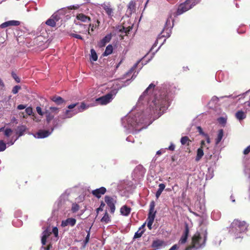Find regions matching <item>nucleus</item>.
Masks as SVG:
<instances>
[{"mask_svg":"<svg viewBox=\"0 0 250 250\" xmlns=\"http://www.w3.org/2000/svg\"><path fill=\"white\" fill-rule=\"evenodd\" d=\"M48 237L46 236H44L42 234V239H41V241H42V245H45L46 244V239Z\"/></svg>","mask_w":250,"mask_h":250,"instance_id":"5fc2aeb1","label":"nucleus"},{"mask_svg":"<svg viewBox=\"0 0 250 250\" xmlns=\"http://www.w3.org/2000/svg\"><path fill=\"white\" fill-rule=\"evenodd\" d=\"M52 232L55 237H57L58 236V229L57 227H54L53 228Z\"/></svg>","mask_w":250,"mask_h":250,"instance_id":"6e6d98bb","label":"nucleus"},{"mask_svg":"<svg viewBox=\"0 0 250 250\" xmlns=\"http://www.w3.org/2000/svg\"><path fill=\"white\" fill-rule=\"evenodd\" d=\"M131 209L127 206H123L120 209L121 214L124 216H128L130 212Z\"/></svg>","mask_w":250,"mask_h":250,"instance_id":"5701e85b","label":"nucleus"},{"mask_svg":"<svg viewBox=\"0 0 250 250\" xmlns=\"http://www.w3.org/2000/svg\"><path fill=\"white\" fill-rule=\"evenodd\" d=\"M24 131V129H22V128H20L19 129L18 131V134L19 135V137L22 136L23 134V132Z\"/></svg>","mask_w":250,"mask_h":250,"instance_id":"052dcab7","label":"nucleus"},{"mask_svg":"<svg viewBox=\"0 0 250 250\" xmlns=\"http://www.w3.org/2000/svg\"><path fill=\"white\" fill-rule=\"evenodd\" d=\"M153 103L155 105L156 109L159 108L160 110H161L163 108H164V110L167 106V98L166 97H164L162 99H158L156 97L153 101Z\"/></svg>","mask_w":250,"mask_h":250,"instance_id":"0eeeda50","label":"nucleus"},{"mask_svg":"<svg viewBox=\"0 0 250 250\" xmlns=\"http://www.w3.org/2000/svg\"><path fill=\"white\" fill-rule=\"evenodd\" d=\"M104 206L105 204L103 202H102L99 208L97 209V212L98 213L99 211H102Z\"/></svg>","mask_w":250,"mask_h":250,"instance_id":"603ef678","label":"nucleus"},{"mask_svg":"<svg viewBox=\"0 0 250 250\" xmlns=\"http://www.w3.org/2000/svg\"><path fill=\"white\" fill-rule=\"evenodd\" d=\"M208 150H205L206 152V158L207 161L210 160L212 156V154H211L210 152H208Z\"/></svg>","mask_w":250,"mask_h":250,"instance_id":"37998d69","label":"nucleus"},{"mask_svg":"<svg viewBox=\"0 0 250 250\" xmlns=\"http://www.w3.org/2000/svg\"><path fill=\"white\" fill-rule=\"evenodd\" d=\"M236 118L240 121L246 118V114L242 110L238 111L235 115Z\"/></svg>","mask_w":250,"mask_h":250,"instance_id":"4be33fe9","label":"nucleus"},{"mask_svg":"<svg viewBox=\"0 0 250 250\" xmlns=\"http://www.w3.org/2000/svg\"><path fill=\"white\" fill-rule=\"evenodd\" d=\"M12 132V130L10 128H6L4 131V135L7 137H9L11 135V134Z\"/></svg>","mask_w":250,"mask_h":250,"instance_id":"c03bdc74","label":"nucleus"},{"mask_svg":"<svg viewBox=\"0 0 250 250\" xmlns=\"http://www.w3.org/2000/svg\"><path fill=\"white\" fill-rule=\"evenodd\" d=\"M113 99V94L108 93L96 99V101L101 105H105L110 103Z\"/></svg>","mask_w":250,"mask_h":250,"instance_id":"423d86ee","label":"nucleus"},{"mask_svg":"<svg viewBox=\"0 0 250 250\" xmlns=\"http://www.w3.org/2000/svg\"><path fill=\"white\" fill-rule=\"evenodd\" d=\"M56 126V125H54V127L51 128V131L46 130H40L36 134L37 137L38 138H44L49 136L51 133L53 132L54 127Z\"/></svg>","mask_w":250,"mask_h":250,"instance_id":"1a4fd4ad","label":"nucleus"},{"mask_svg":"<svg viewBox=\"0 0 250 250\" xmlns=\"http://www.w3.org/2000/svg\"><path fill=\"white\" fill-rule=\"evenodd\" d=\"M250 152V146H248V147H247V148H246L244 151H243V153L245 155H247Z\"/></svg>","mask_w":250,"mask_h":250,"instance_id":"bf43d9fd","label":"nucleus"},{"mask_svg":"<svg viewBox=\"0 0 250 250\" xmlns=\"http://www.w3.org/2000/svg\"><path fill=\"white\" fill-rule=\"evenodd\" d=\"M106 191V188L104 187H101L99 188L93 190L91 191V193L93 196L97 197V198H100L101 197L102 195L105 193Z\"/></svg>","mask_w":250,"mask_h":250,"instance_id":"9d476101","label":"nucleus"},{"mask_svg":"<svg viewBox=\"0 0 250 250\" xmlns=\"http://www.w3.org/2000/svg\"><path fill=\"white\" fill-rule=\"evenodd\" d=\"M248 227V225L244 221H241L238 219H234L231 224L230 231L234 234L236 238L240 237L239 234L245 232Z\"/></svg>","mask_w":250,"mask_h":250,"instance_id":"f03ea898","label":"nucleus"},{"mask_svg":"<svg viewBox=\"0 0 250 250\" xmlns=\"http://www.w3.org/2000/svg\"><path fill=\"white\" fill-rule=\"evenodd\" d=\"M6 144L2 140L0 141V152L6 149Z\"/></svg>","mask_w":250,"mask_h":250,"instance_id":"58836bf2","label":"nucleus"},{"mask_svg":"<svg viewBox=\"0 0 250 250\" xmlns=\"http://www.w3.org/2000/svg\"><path fill=\"white\" fill-rule=\"evenodd\" d=\"M51 234V232H50L47 229L44 230L42 232V234L47 236V237H48Z\"/></svg>","mask_w":250,"mask_h":250,"instance_id":"8fccbe9b","label":"nucleus"},{"mask_svg":"<svg viewBox=\"0 0 250 250\" xmlns=\"http://www.w3.org/2000/svg\"><path fill=\"white\" fill-rule=\"evenodd\" d=\"M204 148H198L197 150V154L195 158V161L196 162L199 161L204 156Z\"/></svg>","mask_w":250,"mask_h":250,"instance_id":"393cba45","label":"nucleus"},{"mask_svg":"<svg viewBox=\"0 0 250 250\" xmlns=\"http://www.w3.org/2000/svg\"><path fill=\"white\" fill-rule=\"evenodd\" d=\"M203 235L202 237L199 232H196L192 237L191 245L188 249L191 248L198 249L204 247L207 240L208 232L207 230H205Z\"/></svg>","mask_w":250,"mask_h":250,"instance_id":"f257e3e1","label":"nucleus"},{"mask_svg":"<svg viewBox=\"0 0 250 250\" xmlns=\"http://www.w3.org/2000/svg\"><path fill=\"white\" fill-rule=\"evenodd\" d=\"M52 247V245L51 244H49L47 246V247H44V250H50V249Z\"/></svg>","mask_w":250,"mask_h":250,"instance_id":"338daca9","label":"nucleus"},{"mask_svg":"<svg viewBox=\"0 0 250 250\" xmlns=\"http://www.w3.org/2000/svg\"><path fill=\"white\" fill-rule=\"evenodd\" d=\"M26 107V106L23 104H19L17 106V108L19 110H22L24 109Z\"/></svg>","mask_w":250,"mask_h":250,"instance_id":"0e129e2a","label":"nucleus"},{"mask_svg":"<svg viewBox=\"0 0 250 250\" xmlns=\"http://www.w3.org/2000/svg\"><path fill=\"white\" fill-rule=\"evenodd\" d=\"M70 36H71L72 37H74V38H75L76 39H80L81 40H83V38L81 35H80L79 34H74V33H71L70 34Z\"/></svg>","mask_w":250,"mask_h":250,"instance_id":"a18cd8bd","label":"nucleus"},{"mask_svg":"<svg viewBox=\"0 0 250 250\" xmlns=\"http://www.w3.org/2000/svg\"><path fill=\"white\" fill-rule=\"evenodd\" d=\"M76 24L79 25L80 27L82 28V30L80 31L79 33L86 34L87 32L88 34L90 35V28H91V31H93L95 28H98L100 26V21L99 20H97L96 23L95 24L90 23L88 27H87L86 25L82 23H77Z\"/></svg>","mask_w":250,"mask_h":250,"instance_id":"20e7f679","label":"nucleus"},{"mask_svg":"<svg viewBox=\"0 0 250 250\" xmlns=\"http://www.w3.org/2000/svg\"><path fill=\"white\" fill-rule=\"evenodd\" d=\"M164 244V241L160 240L153 241L152 244V247L155 249L159 248Z\"/></svg>","mask_w":250,"mask_h":250,"instance_id":"bb28decb","label":"nucleus"},{"mask_svg":"<svg viewBox=\"0 0 250 250\" xmlns=\"http://www.w3.org/2000/svg\"><path fill=\"white\" fill-rule=\"evenodd\" d=\"M112 38L111 33L106 35L100 42V46H104L105 44L109 42Z\"/></svg>","mask_w":250,"mask_h":250,"instance_id":"6ab92c4d","label":"nucleus"},{"mask_svg":"<svg viewBox=\"0 0 250 250\" xmlns=\"http://www.w3.org/2000/svg\"><path fill=\"white\" fill-rule=\"evenodd\" d=\"M224 135V131L222 129H219L217 138L215 139V144L217 145L221 142Z\"/></svg>","mask_w":250,"mask_h":250,"instance_id":"a878e982","label":"nucleus"},{"mask_svg":"<svg viewBox=\"0 0 250 250\" xmlns=\"http://www.w3.org/2000/svg\"><path fill=\"white\" fill-rule=\"evenodd\" d=\"M191 142V141L190 140L188 136L182 137L181 139V143L183 145H186L187 146H189Z\"/></svg>","mask_w":250,"mask_h":250,"instance_id":"c756f323","label":"nucleus"},{"mask_svg":"<svg viewBox=\"0 0 250 250\" xmlns=\"http://www.w3.org/2000/svg\"><path fill=\"white\" fill-rule=\"evenodd\" d=\"M91 52V58L93 61H96L98 59V56L94 49H91L90 50Z\"/></svg>","mask_w":250,"mask_h":250,"instance_id":"72a5a7b5","label":"nucleus"},{"mask_svg":"<svg viewBox=\"0 0 250 250\" xmlns=\"http://www.w3.org/2000/svg\"><path fill=\"white\" fill-rule=\"evenodd\" d=\"M90 228L89 229V230L88 231H87V236H86V237L85 239V240L84 241L85 245H86L89 242V237H90Z\"/></svg>","mask_w":250,"mask_h":250,"instance_id":"49530a36","label":"nucleus"},{"mask_svg":"<svg viewBox=\"0 0 250 250\" xmlns=\"http://www.w3.org/2000/svg\"><path fill=\"white\" fill-rule=\"evenodd\" d=\"M113 51V47L112 45L109 44L107 45L105 48V50L104 53V56H108L110 54H111L112 53Z\"/></svg>","mask_w":250,"mask_h":250,"instance_id":"7c9ffc66","label":"nucleus"},{"mask_svg":"<svg viewBox=\"0 0 250 250\" xmlns=\"http://www.w3.org/2000/svg\"><path fill=\"white\" fill-rule=\"evenodd\" d=\"M102 7L107 15L108 17L110 19H112L114 16V9L111 7V5L108 4H104L102 5Z\"/></svg>","mask_w":250,"mask_h":250,"instance_id":"9b49d317","label":"nucleus"},{"mask_svg":"<svg viewBox=\"0 0 250 250\" xmlns=\"http://www.w3.org/2000/svg\"><path fill=\"white\" fill-rule=\"evenodd\" d=\"M218 121L221 124H225L226 123V120L223 117H220L218 118Z\"/></svg>","mask_w":250,"mask_h":250,"instance_id":"4d7b16f0","label":"nucleus"},{"mask_svg":"<svg viewBox=\"0 0 250 250\" xmlns=\"http://www.w3.org/2000/svg\"><path fill=\"white\" fill-rule=\"evenodd\" d=\"M178 249L177 245H174L169 250H176Z\"/></svg>","mask_w":250,"mask_h":250,"instance_id":"774afa93","label":"nucleus"},{"mask_svg":"<svg viewBox=\"0 0 250 250\" xmlns=\"http://www.w3.org/2000/svg\"><path fill=\"white\" fill-rule=\"evenodd\" d=\"M8 24L10 26H18L20 24V22L18 21H7Z\"/></svg>","mask_w":250,"mask_h":250,"instance_id":"c9c22d12","label":"nucleus"},{"mask_svg":"<svg viewBox=\"0 0 250 250\" xmlns=\"http://www.w3.org/2000/svg\"><path fill=\"white\" fill-rule=\"evenodd\" d=\"M75 113H73L72 111L69 110H66L65 112V115L66 118H71L75 115Z\"/></svg>","mask_w":250,"mask_h":250,"instance_id":"e433bc0d","label":"nucleus"},{"mask_svg":"<svg viewBox=\"0 0 250 250\" xmlns=\"http://www.w3.org/2000/svg\"><path fill=\"white\" fill-rule=\"evenodd\" d=\"M147 227L149 228V229H151V226L154 222V221L153 220V218H152L151 219H147Z\"/></svg>","mask_w":250,"mask_h":250,"instance_id":"09e8293b","label":"nucleus"},{"mask_svg":"<svg viewBox=\"0 0 250 250\" xmlns=\"http://www.w3.org/2000/svg\"><path fill=\"white\" fill-rule=\"evenodd\" d=\"M21 89V87L20 86L16 85L13 88L12 92L13 94H16L18 92L19 90H20Z\"/></svg>","mask_w":250,"mask_h":250,"instance_id":"ea45409f","label":"nucleus"},{"mask_svg":"<svg viewBox=\"0 0 250 250\" xmlns=\"http://www.w3.org/2000/svg\"><path fill=\"white\" fill-rule=\"evenodd\" d=\"M127 10L126 11V13L129 15H131L133 13L135 12L136 11V3L133 1H131L129 2L128 5Z\"/></svg>","mask_w":250,"mask_h":250,"instance_id":"f3484780","label":"nucleus"},{"mask_svg":"<svg viewBox=\"0 0 250 250\" xmlns=\"http://www.w3.org/2000/svg\"><path fill=\"white\" fill-rule=\"evenodd\" d=\"M88 106H86L84 103L82 102L81 104V105L78 107V111L77 112H81L85 110L87 108H88Z\"/></svg>","mask_w":250,"mask_h":250,"instance_id":"473e14b6","label":"nucleus"},{"mask_svg":"<svg viewBox=\"0 0 250 250\" xmlns=\"http://www.w3.org/2000/svg\"><path fill=\"white\" fill-rule=\"evenodd\" d=\"M80 209L79 206L76 203H73L72 205L71 211L75 213L78 211Z\"/></svg>","mask_w":250,"mask_h":250,"instance_id":"f704fd0d","label":"nucleus"},{"mask_svg":"<svg viewBox=\"0 0 250 250\" xmlns=\"http://www.w3.org/2000/svg\"><path fill=\"white\" fill-rule=\"evenodd\" d=\"M48 110L54 115L57 114L59 112V108L56 107H50Z\"/></svg>","mask_w":250,"mask_h":250,"instance_id":"4c0bfd02","label":"nucleus"},{"mask_svg":"<svg viewBox=\"0 0 250 250\" xmlns=\"http://www.w3.org/2000/svg\"><path fill=\"white\" fill-rule=\"evenodd\" d=\"M104 201L108 207L110 208V212L113 213L115 210V204L116 201H115L113 198L109 196H105L104 197Z\"/></svg>","mask_w":250,"mask_h":250,"instance_id":"6e6552de","label":"nucleus"},{"mask_svg":"<svg viewBox=\"0 0 250 250\" xmlns=\"http://www.w3.org/2000/svg\"><path fill=\"white\" fill-rule=\"evenodd\" d=\"M44 114L46 115V122L49 124L51 120H52L54 117L55 115L52 114L51 112L49 110H46Z\"/></svg>","mask_w":250,"mask_h":250,"instance_id":"b1692460","label":"nucleus"},{"mask_svg":"<svg viewBox=\"0 0 250 250\" xmlns=\"http://www.w3.org/2000/svg\"><path fill=\"white\" fill-rule=\"evenodd\" d=\"M76 223V220L73 218H68L65 220H62L61 223V226L62 227H65L68 225H70L71 227L75 226Z\"/></svg>","mask_w":250,"mask_h":250,"instance_id":"4468645a","label":"nucleus"},{"mask_svg":"<svg viewBox=\"0 0 250 250\" xmlns=\"http://www.w3.org/2000/svg\"><path fill=\"white\" fill-rule=\"evenodd\" d=\"M130 29V27L127 28H125L124 26H122L119 30V32L120 33V34L119 35L120 37H121V39L123 40L124 39V38L125 36H127V34L129 33Z\"/></svg>","mask_w":250,"mask_h":250,"instance_id":"a211bd4d","label":"nucleus"},{"mask_svg":"<svg viewBox=\"0 0 250 250\" xmlns=\"http://www.w3.org/2000/svg\"><path fill=\"white\" fill-rule=\"evenodd\" d=\"M145 224H143L141 226V227H140L139 228V229L136 232H135V233L134 235L133 239L139 238L142 236V235H143V234L144 233V232L145 231V229H144V228L145 227Z\"/></svg>","mask_w":250,"mask_h":250,"instance_id":"412c9836","label":"nucleus"},{"mask_svg":"<svg viewBox=\"0 0 250 250\" xmlns=\"http://www.w3.org/2000/svg\"><path fill=\"white\" fill-rule=\"evenodd\" d=\"M188 234H189V229H188V225H186V227H185V229L184 231V233L179 240V243H180L181 244H185L187 242V239H188Z\"/></svg>","mask_w":250,"mask_h":250,"instance_id":"dca6fc26","label":"nucleus"},{"mask_svg":"<svg viewBox=\"0 0 250 250\" xmlns=\"http://www.w3.org/2000/svg\"><path fill=\"white\" fill-rule=\"evenodd\" d=\"M51 100L57 104H61L64 102V100L60 96H53Z\"/></svg>","mask_w":250,"mask_h":250,"instance_id":"c85d7f7f","label":"nucleus"},{"mask_svg":"<svg viewBox=\"0 0 250 250\" xmlns=\"http://www.w3.org/2000/svg\"><path fill=\"white\" fill-rule=\"evenodd\" d=\"M173 22L174 20L172 19L171 15L167 19L166 22L165 26L163 31L161 32L162 36L168 38L171 33V28L173 25V23L171 25V21Z\"/></svg>","mask_w":250,"mask_h":250,"instance_id":"39448f33","label":"nucleus"},{"mask_svg":"<svg viewBox=\"0 0 250 250\" xmlns=\"http://www.w3.org/2000/svg\"><path fill=\"white\" fill-rule=\"evenodd\" d=\"M78 103L71 104L69 105L67 107L69 109H73L74 107H75L76 106H77L78 105Z\"/></svg>","mask_w":250,"mask_h":250,"instance_id":"680f3d73","label":"nucleus"},{"mask_svg":"<svg viewBox=\"0 0 250 250\" xmlns=\"http://www.w3.org/2000/svg\"><path fill=\"white\" fill-rule=\"evenodd\" d=\"M156 211L155 210V202L152 201L151 202L149 205V213L148 215L147 219H151L153 218L154 221Z\"/></svg>","mask_w":250,"mask_h":250,"instance_id":"f8f14e48","label":"nucleus"},{"mask_svg":"<svg viewBox=\"0 0 250 250\" xmlns=\"http://www.w3.org/2000/svg\"><path fill=\"white\" fill-rule=\"evenodd\" d=\"M165 187H166V186L164 184L162 183V184H160L159 185V188H158V190L157 191V192L156 193V195H155L157 199H158L159 198L160 196L161 195L162 192L165 189Z\"/></svg>","mask_w":250,"mask_h":250,"instance_id":"cd10ccee","label":"nucleus"},{"mask_svg":"<svg viewBox=\"0 0 250 250\" xmlns=\"http://www.w3.org/2000/svg\"><path fill=\"white\" fill-rule=\"evenodd\" d=\"M59 20V18L58 17V15L53 14L50 19L46 21V24L51 27H55L56 26V21H58Z\"/></svg>","mask_w":250,"mask_h":250,"instance_id":"ddd939ff","label":"nucleus"},{"mask_svg":"<svg viewBox=\"0 0 250 250\" xmlns=\"http://www.w3.org/2000/svg\"><path fill=\"white\" fill-rule=\"evenodd\" d=\"M11 75L13 78L16 81V82L18 83L20 82V78L17 75V74L15 72H12Z\"/></svg>","mask_w":250,"mask_h":250,"instance_id":"79ce46f5","label":"nucleus"},{"mask_svg":"<svg viewBox=\"0 0 250 250\" xmlns=\"http://www.w3.org/2000/svg\"><path fill=\"white\" fill-rule=\"evenodd\" d=\"M197 130L198 131V132L199 133V134L200 135H202L203 136H205L206 133H205L203 131V129L202 128V127L200 126H198L197 127Z\"/></svg>","mask_w":250,"mask_h":250,"instance_id":"3c124183","label":"nucleus"},{"mask_svg":"<svg viewBox=\"0 0 250 250\" xmlns=\"http://www.w3.org/2000/svg\"><path fill=\"white\" fill-rule=\"evenodd\" d=\"M138 63H139V62L136 63L134 64V65L130 69L129 71L127 73V74H129V73L131 74L132 72H133L136 68Z\"/></svg>","mask_w":250,"mask_h":250,"instance_id":"13d9d810","label":"nucleus"},{"mask_svg":"<svg viewBox=\"0 0 250 250\" xmlns=\"http://www.w3.org/2000/svg\"><path fill=\"white\" fill-rule=\"evenodd\" d=\"M8 26H9V24H8L7 21L4 22L0 25V27L1 28H5Z\"/></svg>","mask_w":250,"mask_h":250,"instance_id":"e2e57ef3","label":"nucleus"},{"mask_svg":"<svg viewBox=\"0 0 250 250\" xmlns=\"http://www.w3.org/2000/svg\"><path fill=\"white\" fill-rule=\"evenodd\" d=\"M155 86L156 85L153 83H150L149 85V86L147 87V88L145 90V91L143 92V95L145 96L146 95L152 93L153 92Z\"/></svg>","mask_w":250,"mask_h":250,"instance_id":"aec40b11","label":"nucleus"},{"mask_svg":"<svg viewBox=\"0 0 250 250\" xmlns=\"http://www.w3.org/2000/svg\"><path fill=\"white\" fill-rule=\"evenodd\" d=\"M199 148H204L205 150H208L209 147L206 145L205 141L202 140L200 143V147Z\"/></svg>","mask_w":250,"mask_h":250,"instance_id":"a19ab883","label":"nucleus"},{"mask_svg":"<svg viewBox=\"0 0 250 250\" xmlns=\"http://www.w3.org/2000/svg\"><path fill=\"white\" fill-rule=\"evenodd\" d=\"M36 111L37 113L41 116H42L44 114V112L42 111V108L40 106H37L36 107Z\"/></svg>","mask_w":250,"mask_h":250,"instance_id":"864d4df0","label":"nucleus"},{"mask_svg":"<svg viewBox=\"0 0 250 250\" xmlns=\"http://www.w3.org/2000/svg\"><path fill=\"white\" fill-rule=\"evenodd\" d=\"M25 112L28 115H31L33 113V109L31 107H28L25 109Z\"/></svg>","mask_w":250,"mask_h":250,"instance_id":"de8ad7c7","label":"nucleus"},{"mask_svg":"<svg viewBox=\"0 0 250 250\" xmlns=\"http://www.w3.org/2000/svg\"><path fill=\"white\" fill-rule=\"evenodd\" d=\"M204 136L206 138L207 143L208 144H210V138H209V136L208 135V134H206Z\"/></svg>","mask_w":250,"mask_h":250,"instance_id":"69168bd1","label":"nucleus"},{"mask_svg":"<svg viewBox=\"0 0 250 250\" xmlns=\"http://www.w3.org/2000/svg\"><path fill=\"white\" fill-rule=\"evenodd\" d=\"M76 19L82 22L85 23H90L91 21L90 17L86 16L83 13H80L77 14Z\"/></svg>","mask_w":250,"mask_h":250,"instance_id":"2eb2a0df","label":"nucleus"},{"mask_svg":"<svg viewBox=\"0 0 250 250\" xmlns=\"http://www.w3.org/2000/svg\"><path fill=\"white\" fill-rule=\"evenodd\" d=\"M110 221L109 216L107 211L104 213V216L102 218L101 221L103 223H107Z\"/></svg>","mask_w":250,"mask_h":250,"instance_id":"2f4dec72","label":"nucleus"},{"mask_svg":"<svg viewBox=\"0 0 250 250\" xmlns=\"http://www.w3.org/2000/svg\"><path fill=\"white\" fill-rule=\"evenodd\" d=\"M199 2V0H186L179 5L175 13V16L182 15L184 13L192 8Z\"/></svg>","mask_w":250,"mask_h":250,"instance_id":"7ed1b4c3","label":"nucleus"}]
</instances>
